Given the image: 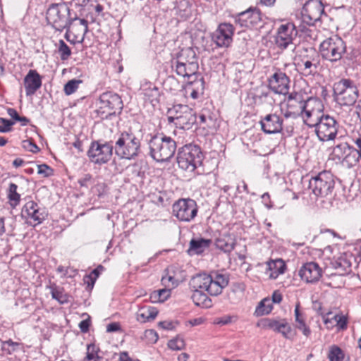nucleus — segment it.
<instances>
[{"label": "nucleus", "instance_id": "473e14b6", "mask_svg": "<svg viewBox=\"0 0 361 361\" xmlns=\"http://www.w3.org/2000/svg\"><path fill=\"white\" fill-rule=\"evenodd\" d=\"M245 285L243 283H235L232 288L227 293L226 297L229 302L232 304L238 303L243 294Z\"/></svg>", "mask_w": 361, "mask_h": 361}, {"label": "nucleus", "instance_id": "338daca9", "mask_svg": "<svg viewBox=\"0 0 361 361\" xmlns=\"http://www.w3.org/2000/svg\"><path fill=\"white\" fill-rule=\"evenodd\" d=\"M159 326L164 329L171 330L173 329V324L171 322L164 321L159 323Z\"/></svg>", "mask_w": 361, "mask_h": 361}, {"label": "nucleus", "instance_id": "bf43d9fd", "mask_svg": "<svg viewBox=\"0 0 361 361\" xmlns=\"http://www.w3.org/2000/svg\"><path fill=\"white\" fill-rule=\"evenodd\" d=\"M90 323V318L82 320L78 325L81 332L87 333L89 331Z\"/></svg>", "mask_w": 361, "mask_h": 361}, {"label": "nucleus", "instance_id": "f8f14e48", "mask_svg": "<svg viewBox=\"0 0 361 361\" xmlns=\"http://www.w3.org/2000/svg\"><path fill=\"white\" fill-rule=\"evenodd\" d=\"M298 36V30L293 23L281 24L277 29L275 44L281 50L288 47L295 48L294 40Z\"/></svg>", "mask_w": 361, "mask_h": 361}, {"label": "nucleus", "instance_id": "a19ab883", "mask_svg": "<svg viewBox=\"0 0 361 361\" xmlns=\"http://www.w3.org/2000/svg\"><path fill=\"white\" fill-rule=\"evenodd\" d=\"M328 358L330 361H343L344 353L338 346L333 345L330 348Z\"/></svg>", "mask_w": 361, "mask_h": 361}, {"label": "nucleus", "instance_id": "c9c22d12", "mask_svg": "<svg viewBox=\"0 0 361 361\" xmlns=\"http://www.w3.org/2000/svg\"><path fill=\"white\" fill-rule=\"evenodd\" d=\"M274 331L281 333L284 338L288 339H290L293 336L291 326L285 320H277L276 323V329H274Z\"/></svg>", "mask_w": 361, "mask_h": 361}, {"label": "nucleus", "instance_id": "e433bc0d", "mask_svg": "<svg viewBox=\"0 0 361 361\" xmlns=\"http://www.w3.org/2000/svg\"><path fill=\"white\" fill-rule=\"evenodd\" d=\"M51 294L53 299L56 300L60 304H65L68 302L69 297L64 293L62 288L57 287L55 285L50 286Z\"/></svg>", "mask_w": 361, "mask_h": 361}, {"label": "nucleus", "instance_id": "603ef678", "mask_svg": "<svg viewBox=\"0 0 361 361\" xmlns=\"http://www.w3.org/2000/svg\"><path fill=\"white\" fill-rule=\"evenodd\" d=\"M37 173L43 177H49L53 174V169L45 164L37 165Z\"/></svg>", "mask_w": 361, "mask_h": 361}, {"label": "nucleus", "instance_id": "774afa93", "mask_svg": "<svg viewBox=\"0 0 361 361\" xmlns=\"http://www.w3.org/2000/svg\"><path fill=\"white\" fill-rule=\"evenodd\" d=\"M282 300V295L279 291H274L272 294V300H271L274 303H280Z\"/></svg>", "mask_w": 361, "mask_h": 361}, {"label": "nucleus", "instance_id": "423d86ee", "mask_svg": "<svg viewBox=\"0 0 361 361\" xmlns=\"http://www.w3.org/2000/svg\"><path fill=\"white\" fill-rule=\"evenodd\" d=\"M335 100L341 106L354 104L358 97V90L350 79H341L334 85Z\"/></svg>", "mask_w": 361, "mask_h": 361}, {"label": "nucleus", "instance_id": "2f4dec72", "mask_svg": "<svg viewBox=\"0 0 361 361\" xmlns=\"http://www.w3.org/2000/svg\"><path fill=\"white\" fill-rule=\"evenodd\" d=\"M157 314L158 310L156 307H142L137 313V319L140 322L144 323L147 321L154 319Z\"/></svg>", "mask_w": 361, "mask_h": 361}, {"label": "nucleus", "instance_id": "7c9ffc66", "mask_svg": "<svg viewBox=\"0 0 361 361\" xmlns=\"http://www.w3.org/2000/svg\"><path fill=\"white\" fill-rule=\"evenodd\" d=\"M191 298L198 307L209 308L212 306V300L202 290H193Z\"/></svg>", "mask_w": 361, "mask_h": 361}, {"label": "nucleus", "instance_id": "ea45409f", "mask_svg": "<svg viewBox=\"0 0 361 361\" xmlns=\"http://www.w3.org/2000/svg\"><path fill=\"white\" fill-rule=\"evenodd\" d=\"M18 185L15 183H10L8 192V198L11 202L12 207L17 206L20 200V195L17 192Z\"/></svg>", "mask_w": 361, "mask_h": 361}, {"label": "nucleus", "instance_id": "37998d69", "mask_svg": "<svg viewBox=\"0 0 361 361\" xmlns=\"http://www.w3.org/2000/svg\"><path fill=\"white\" fill-rule=\"evenodd\" d=\"M98 348L94 344H89L87 346V353L83 361H97L99 358L98 355Z\"/></svg>", "mask_w": 361, "mask_h": 361}, {"label": "nucleus", "instance_id": "a18cd8bd", "mask_svg": "<svg viewBox=\"0 0 361 361\" xmlns=\"http://www.w3.org/2000/svg\"><path fill=\"white\" fill-rule=\"evenodd\" d=\"M305 52L306 54H304L301 56V59H305L306 60L309 61L310 62L319 63L320 64V60H319V54L317 52L315 49L310 48V49H306Z\"/></svg>", "mask_w": 361, "mask_h": 361}, {"label": "nucleus", "instance_id": "5fc2aeb1", "mask_svg": "<svg viewBox=\"0 0 361 361\" xmlns=\"http://www.w3.org/2000/svg\"><path fill=\"white\" fill-rule=\"evenodd\" d=\"M198 119L199 121L197 120L196 122L197 125L205 124L207 126H209V124L212 121V116L204 114L203 111L200 114Z\"/></svg>", "mask_w": 361, "mask_h": 361}, {"label": "nucleus", "instance_id": "09e8293b", "mask_svg": "<svg viewBox=\"0 0 361 361\" xmlns=\"http://www.w3.org/2000/svg\"><path fill=\"white\" fill-rule=\"evenodd\" d=\"M277 320L265 318L258 322L257 326H262L264 329H270L273 331L276 329V323Z\"/></svg>", "mask_w": 361, "mask_h": 361}, {"label": "nucleus", "instance_id": "9b49d317", "mask_svg": "<svg viewBox=\"0 0 361 361\" xmlns=\"http://www.w3.org/2000/svg\"><path fill=\"white\" fill-rule=\"evenodd\" d=\"M113 150L114 147L111 142L94 141L87 151V156L92 162L104 164L111 159Z\"/></svg>", "mask_w": 361, "mask_h": 361}, {"label": "nucleus", "instance_id": "a211bd4d", "mask_svg": "<svg viewBox=\"0 0 361 361\" xmlns=\"http://www.w3.org/2000/svg\"><path fill=\"white\" fill-rule=\"evenodd\" d=\"M290 79L285 73L280 71L274 73L268 80V86L274 93L286 94L289 90Z\"/></svg>", "mask_w": 361, "mask_h": 361}, {"label": "nucleus", "instance_id": "6e6552de", "mask_svg": "<svg viewBox=\"0 0 361 361\" xmlns=\"http://www.w3.org/2000/svg\"><path fill=\"white\" fill-rule=\"evenodd\" d=\"M335 181L331 173L323 171L309 180V188L317 197H326L331 194Z\"/></svg>", "mask_w": 361, "mask_h": 361}, {"label": "nucleus", "instance_id": "c85d7f7f", "mask_svg": "<svg viewBox=\"0 0 361 361\" xmlns=\"http://www.w3.org/2000/svg\"><path fill=\"white\" fill-rule=\"evenodd\" d=\"M285 269L286 264L281 259L270 260L267 262L266 274L271 279H276L280 274L284 273Z\"/></svg>", "mask_w": 361, "mask_h": 361}, {"label": "nucleus", "instance_id": "58836bf2", "mask_svg": "<svg viewBox=\"0 0 361 361\" xmlns=\"http://www.w3.org/2000/svg\"><path fill=\"white\" fill-rule=\"evenodd\" d=\"M171 295V289L163 288L155 290L150 294V300L152 302H163Z\"/></svg>", "mask_w": 361, "mask_h": 361}, {"label": "nucleus", "instance_id": "b1692460", "mask_svg": "<svg viewBox=\"0 0 361 361\" xmlns=\"http://www.w3.org/2000/svg\"><path fill=\"white\" fill-rule=\"evenodd\" d=\"M236 244V238L234 234L229 232L220 233L215 240L216 247L225 253L231 252Z\"/></svg>", "mask_w": 361, "mask_h": 361}, {"label": "nucleus", "instance_id": "f3484780", "mask_svg": "<svg viewBox=\"0 0 361 361\" xmlns=\"http://www.w3.org/2000/svg\"><path fill=\"white\" fill-rule=\"evenodd\" d=\"M324 12V6L319 0H308L302 7V16L303 21L308 25H314L320 20Z\"/></svg>", "mask_w": 361, "mask_h": 361}, {"label": "nucleus", "instance_id": "f257e3e1", "mask_svg": "<svg viewBox=\"0 0 361 361\" xmlns=\"http://www.w3.org/2000/svg\"><path fill=\"white\" fill-rule=\"evenodd\" d=\"M69 7L63 4H52L47 11V20L49 24L58 31L63 29H68L73 25L78 35H81V39L83 40L85 34L88 31V23L85 19L79 18H71Z\"/></svg>", "mask_w": 361, "mask_h": 361}, {"label": "nucleus", "instance_id": "69168bd1", "mask_svg": "<svg viewBox=\"0 0 361 361\" xmlns=\"http://www.w3.org/2000/svg\"><path fill=\"white\" fill-rule=\"evenodd\" d=\"M120 325L118 323L113 322L110 323L106 326V331L107 332H115L119 330Z\"/></svg>", "mask_w": 361, "mask_h": 361}, {"label": "nucleus", "instance_id": "dca6fc26", "mask_svg": "<svg viewBox=\"0 0 361 361\" xmlns=\"http://www.w3.org/2000/svg\"><path fill=\"white\" fill-rule=\"evenodd\" d=\"M235 28L228 23H220L212 34V41L219 47H228L233 42Z\"/></svg>", "mask_w": 361, "mask_h": 361}, {"label": "nucleus", "instance_id": "9d476101", "mask_svg": "<svg viewBox=\"0 0 361 361\" xmlns=\"http://www.w3.org/2000/svg\"><path fill=\"white\" fill-rule=\"evenodd\" d=\"M198 207L195 200L188 199H179L172 206V214L180 221L190 222L197 214Z\"/></svg>", "mask_w": 361, "mask_h": 361}, {"label": "nucleus", "instance_id": "72a5a7b5", "mask_svg": "<svg viewBox=\"0 0 361 361\" xmlns=\"http://www.w3.org/2000/svg\"><path fill=\"white\" fill-rule=\"evenodd\" d=\"M319 63L310 62L305 59H300L298 66L305 76L314 75L317 72Z\"/></svg>", "mask_w": 361, "mask_h": 361}, {"label": "nucleus", "instance_id": "f03ea898", "mask_svg": "<svg viewBox=\"0 0 361 361\" xmlns=\"http://www.w3.org/2000/svg\"><path fill=\"white\" fill-rule=\"evenodd\" d=\"M114 147L115 154L121 159H134L141 153L140 138L131 130L121 133Z\"/></svg>", "mask_w": 361, "mask_h": 361}, {"label": "nucleus", "instance_id": "4c0bfd02", "mask_svg": "<svg viewBox=\"0 0 361 361\" xmlns=\"http://www.w3.org/2000/svg\"><path fill=\"white\" fill-rule=\"evenodd\" d=\"M273 309L272 302L269 298H264L257 306L255 314L257 317L268 314Z\"/></svg>", "mask_w": 361, "mask_h": 361}, {"label": "nucleus", "instance_id": "aec40b11", "mask_svg": "<svg viewBox=\"0 0 361 361\" xmlns=\"http://www.w3.org/2000/svg\"><path fill=\"white\" fill-rule=\"evenodd\" d=\"M262 20L261 13L256 8H249L238 13L235 17V22L241 27H253L259 24Z\"/></svg>", "mask_w": 361, "mask_h": 361}, {"label": "nucleus", "instance_id": "6e6d98bb", "mask_svg": "<svg viewBox=\"0 0 361 361\" xmlns=\"http://www.w3.org/2000/svg\"><path fill=\"white\" fill-rule=\"evenodd\" d=\"M334 319L339 329L343 330L347 328V318L345 316L336 314L334 316Z\"/></svg>", "mask_w": 361, "mask_h": 361}, {"label": "nucleus", "instance_id": "412c9836", "mask_svg": "<svg viewBox=\"0 0 361 361\" xmlns=\"http://www.w3.org/2000/svg\"><path fill=\"white\" fill-rule=\"evenodd\" d=\"M283 118L276 114H267L259 121L262 130L266 134L281 133L283 130Z\"/></svg>", "mask_w": 361, "mask_h": 361}, {"label": "nucleus", "instance_id": "f704fd0d", "mask_svg": "<svg viewBox=\"0 0 361 361\" xmlns=\"http://www.w3.org/2000/svg\"><path fill=\"white\" fill-rule=\"evenodd\" d=\"M173 61H182L184 63H192H192H198L195 52L191 48L181 50L177 59Z\"/></svg>", "mask_w": 361, "mask_h": 361}, {"label": "nucleus", "instance_id": "2eb2a0df", "mask_svg": "<svg viewBox=\"0 0 361 361\" xmlns=\"http://www.w3.org/2000/svg\"><path fill=\"white\" fill-rule=\"evenodd\" d=\"M308 108L303 111L305 123L310 128H314L317 130L322 118L323 105L319 99L309 98L307 99Z\"/></svg>", "mask_w": 361, "mask_h": 361}, {"label": "nucleus", "instance_id": "13d9d810", "mask_svg": "<svg viewBox=\"0 0 361 361\" xmlns=\"http://www.w3.org/2000/svg\"><path fill=\"white\" fill-rule=\"evenodd\" d=\"M296 328L300 330L306 337H308L311 334L310 328L305 322H300L299 324H296Z\"/></svg>", "mask_w": 361, "mask_h": 361}, {"label": "nucleus", "instance_id": "0eeeda50", "mask_svg": "<svg viewBox=\"0 0 361 361\" xmlns=\"http://www.w3.org/2000/svg\"><path fill=\"white\" fill-rule=\"evenodd\" d=\"M345 51V42L336 35L324 39L319 45V52L322 59L331 62L341 60Z\"/></svg>", "mask_w": 361, "mask_h": 361}, {"label": "nucleus", "instance_id": "393cba45", "mask_svg": "<svg viewBox=\"0 0 361 361\" xmlns=\"http://www.w3.org/2000/svg\"><path fill=\"white\" fill-rule=\"evenodd\" d=\"M24 85L26 95L31 96L41 87V76L35 70H30L24 78Z\"/></svg>", "mask_w": 361, "mask_h": 361}, {"label": "nucleus", "instance_id": "e2e57ef3", "mask_svg": "<svg viewBox=\"0 0 361 361\" xmlns=\"http://www.w3.org/2000/svg\"><path fill=\"white\" fill-rule=\"evenodd\" d=\"M348 263L343 258H339L338 260H336L334 263V267L336 269L338 268H343L345 269V267H348Z\"/></svg>", "mask_w": 361, "mask_h": 361}, {"label": "nucleus", "instance_id": "0e129e2a", "mask_svg": "<svg viewBox=\"0 0 361 361\" xmlns=\"http://www.w3.org/2000/svg\"><path fill=\"white\" fill-rule=\"evenodd\" d=\"M353 142L356 145V152L358 154L359 157L361 159V137L353 138Z\"/></svg>", "mask_w": 361, "mask_h": 361}, {"label": "nucleus", "instance_id": "6ab92c4d", "mask_svg": "<svg viewBox=\"0 0 361 361\" xmlns=\"http://www.w3.org/2000/svg\"><path fill=\"white\" fill-rule=\"evenodd\" d=\"M299 276L306 283H314L322 277V269L316 262H307L300 269Z\"/></svg>", "mask_w": 361, "mask_h": 361}, {"label": "nucleus", "instance_id": "3c124183", "mask_svg": "<svg viewBox=\"0 0 361 361\" xmlns=\"http://www.w3.org/2000/svg\"><path fill=\"white\" fill-rule=\"evenodd\" d=\"M22 147L32 153H37L39 151V147L30 140H23L22 142Z\"/></svg>", "mask_w": 361, "mask_h": 361}, {"label": "nucleus", "instance_id": "79ce46f5", "mask_svg": "<svg viewBox=\"0 0 361 361\" xmlns=\"http://www.w3.org/2000/svg\"><path fill=\"white\" fill-rule=\"evenodd\" d=\"M82 82L81 80L73 79L68 81L64 87L63 91L66 95H71L78 89L79 85Z\"/></svg>", "mask_w": 361, "mask_h": 361}, {"label": "nucleus", "instance_id": "de8ad7c7", "mask_svg": "<svg viewBox=\"0 0 361 361\" xmlns=\"http://www.w3.org/2000/svg\"><path fill=\"white\" fill-rule=\"evenodd\" d=\"M169 348L173 350H180L185 348V341L183 338L177 337L171 339L168 343Z\"/></svg>", "mask_w": 361, "mask_h": 361}, {"label": "nucleus", "instance_id": "49530a36", "mask_svg": "<svg viewBox=\"0 0 361 361\" xmlns=\"http://www.w3.org/2000/svg\"><path fill=\"white\" fill-rule=\"evenodd\" d=\"M103 269L104 267L102 265L93 269L90 275L85 276V282H86L88 286L91 285L92 287H93L97 279L100 274V271Z\"/></svg>", "mask_w": 361, "mask_h": 361}, {"label": "nucleus", "instance_id": "4be33fe9", "mask_svg": "<svg viewBox=\"0 0 361 361\" xmlns=\"http://www.w3.org/2000/svg\"><path fill=\"white\" fill-rule=\"evenodd\" d=\"M171 67L178 75L188 78V80L200 78V75H197L198 63H184L182 61H172Z\"/></svg>", "mask_w": 361, "mask_h": 361}, {"label": "nucleus", "instance_id": "bb28decb", "mask_svg": "<svg viewBox=\"0 0 361 361\" xmlns=\"http://www.w3.org/2000/svg\"><path fill=\"white\" fill-rule=\"evenodd\" d=\"M204 89V81L202 77L188 80L185 87L186 94H188L193 99H196L203 94Z\"/></svg>", "mask_w": 361, "mask_h": 361}, {"label": "nucleus", "instance_id": "a878e982", "mask_svg": "<svg viewBox=\"0 0 361 361\" xmlns=\"http://www.w3.org/2000/svg\"><path fill=\"white\" fill-rule=\"evenodd\" d=\"M192 290H206L212 295V276L207 274H200L193 276L190 281Z\"/></svg>", "mask_w": 361, "mask_h": 361}, {"label": "nucleus", "instance_id": "20e7f679", "mask_svg": "<svg viewBox=\"0 0 361 361\" xmlns=\"http://www.w3.org/2000/svg\"><path fill=\"white\" fill-rule=\"evenodd\" d=\"M202 160L203 154L197 145H186L178 150L177 162L184 171H194L198 166L202 165Z\"/></svg>", "mask_w": 361, "mask_h": 361}, {"label": "nucleus", "instance_id": "864d4df0", "mask_svg": "<svg viewBox=\"0 0 361 361\" xmlns=\"http://www.w3.org/2000/svg\"><path fill=\"white\" fill-rule=\"evenodd\" d=\"M78 183L81 187L88 188L93 183V178L91 174H85L83 177L78 179Z\"/></svg>", "mask_w": 361, "mask_h": 361}, {"label": "nucleus", "instance_id": "8fccbe9b", "mask_svg": "<svg viewBox=\"0 0 361 361\" xmlns=\"http://www.w3.org/2000/svg\"><path fill=\"white\" fill-rule=\"evenodd\" d=\"M0 123L3 124L2 126H0V133H8L11 131V127L15 123L13 121L1 117L0 118Z\"/></svg>", "mask_w": 361, "mask_h": 361}, {"label": "nucleus", "instance_id": "7ed1b4c3", "mask_svg": "<svg viewBox=\"0 0 361 361\" xmlns=\"http://www.w3.org/2000/svg\"><path fill=\"white\" fill-rule=\"evenodd\" d=\"M150 156L158 162L170 160L174 155L177 145L174 140L164 134L153 136L149 141Z\"/></svg>", "mask_w": 361, "mask_h": 361}, {"label": "nucleus", "instance_id": "c03bdc74", "mask_svg": "<svg viewBox=\"0 0 361 361\" xmlns=\"http://www.w3.org/2000/svg\"><path fill=\"white\" fill-rule=\"evenodd\" d=\"M58 51L61 59L63 61L67 60L71 55V48L62 39H60L59 42Z\"/></svg>", "mask_w": 361, "mask_h": 361}, {"label": "nucleus", "instance_id": "1a4fd4ad", "mask_svg": "<svg viewBox=\"0 0 361 361\" xmlns=\"http://www.w3.org/2000/svg\"><path fill=\"white\" fill-rule=\"evenodd\" d=\"M99 104L98 114L106 118L117 114H120L123 108L121 97L112 92L102 93L99 97Z\"/></svg>", "mask_w": 361, "mask_h": 361}, {"label": "nucleus", "instance_id": "052dcab7", "mask_svg": "<svg viewBox=\"0 0 361 361\" xmlns=\"http://www.w3.org/2000/svg\"><path fill=\"white\" fill-rule=\"evenodd\" d=\"M294 312H295V317L296 324H299L300 322H305L302 314L300 312L299 305H296Z\"/></svg>", "mask_w": 361, "mask_h": 361}, {"label": "nucleus", "instance_id": "c756f323", "mask_svg": "<svg viewBox=\"0 0 361 361\" xmlns=\"http://www.w3.org/2000/svg\"><path fill=\"white\" fill-rule=\"evenodd\" d=\"M228 284V279L223 274H216L215 277L212 276V295L216 296L222 293L224 288Z\"/></svg>", "mask_w": 361, "mask_h": 361}, {"label": "nucleus", "instance_id": "4d7b16f0", "mask_svg": "<svg viewBox=\"0 0 361 361\" xmlns=\"http://www.w3.org/2000/svg\"><path fill=\"white\" fill-rule=\"evenodd\" d=\"M161 283L165 286L170 287L169 283H171V288H175L178 286V282L175 278L172 276H163L161 279Z\"/></svg>", "mask_w": 361, "mask_h": 361}, {"label": "nucleus", "instance_id": "39448f33", "mask_svg": "<svg viewBox=\"0 0 361 361\" xmlns=\"http://www.w3.org/2000/svg\"><path fill=\"white\" fill-rule=\"evenodd\" d=\"M168 114L169 122L181 129H190L197 122L195 112L187 105H173L168 110Z\"/></svg>", "mask_w": 361, "mask_h": 361}, {"label": "nucleus", "instance_id": "ddd939ff", "mask_svg": "<svg viewBox=\"0 0 361 361\" xmlns=\"http://www.w3.org/2000/svg\"><path fill=\"white\" fill-rule=\"evenodd\" d=\"M338 128L339 124L333 116L322 114L315 133L319 140L322 142L334 140L338 133Z\"/></svg>", "mask_w": 361, "mask_h": 361}, {"label": "nucleus", "instance_id": "680f3d73", "mask_svg": "<svg viewBox=\"0 0 361 361\" xmlns=\"http://www.w3.org/2000/svg\"><path fill=\"white\" fill-rule=\"evenodd\" d=\"M232 322V317L229 315H226L223 317H221L218 319L216 321V324H221V325H226L231 323Z\"/></svg>", "mask_w": 361, "mask_h": 361}, {"label": "nucleus", "instance_id": "5701e85b", "mask_svg": "<svg viewBox=\"0 0 361 361\" xmlns=\"http://www.w3.org/2000/svg\"><path fill=\"white\" fill-rule=\"evenodd\" d=\"M286 105L287 109H291L293 113H297L298 115L308 108L307 100L305 101L302 94L297 92L288 94Z\"/></svg>", "mask_w": 361, "mask_h": 361}, {"label": "nucleus", "instance_id": "4468645a", "mask_svg": "<svg viewBox=\"0 0 361 361\" xmlns=\"http://www.w3.org/2000/svg\"><path fill=\"white\" fill-rule=\"evenodd\" d=\"M21 216L27 224L36 226L42 224L47 217V213L33 200L27 202L22 208Z\"/></svg>", "mask_w": 361, "mask_h": 361}, {"label": "nucleus", "instance_id": "cd10ccee", "mask_svg": "<svg viewBox=\"0 0 361 361\" xmlns=\"http://www.w3.org/2000/svg\"><path fill=\"white\" fill-rule=\"evenodd\" d=\"M212 243V241L211 239H204L202 238H192L190 242L188 253L190 255H200L204 252L206 249L209 248Z\"/></svg>", "mask_w": 361, "mask_h": 361}]
</instances>
